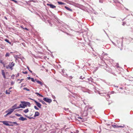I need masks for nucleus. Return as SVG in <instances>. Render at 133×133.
I'll use <instances>...</instances> for the list:
<instances>
[{
	"label": "nucleus",
	"instance_id": "1",
	"mask_svg": "<svg viewBox=\"0 0 133 133\" xmlns=\"http://www.w3.org/2000/svg\"><path fill=\"white\" fill-rule=\"evenodd\" d=\"M21 104L18 107H17V104H15L12 107V108H25V107H26L28 106V107H30V102H28L25 101H21Z\"/></svg>",
	"mask_w": 133,
	"mask_h": 133
},
{
	"label": "nucleus",
	"instance_id": "2",
	"mask_svg": "<svg viewBox=\"0 0 133 133\" xmlns=\"http://www.w3.org/2000/svg\"><path fill=\"white\" fill-rule=\"evenodd\" d=\"M83 110H82V111H83V112L82 111L81 112V114L83 115V116H86L88 114V109H83Z\"/></svg>",
	"mask_w": 133,
	"mask_h": 133
},
{
	"label": "nucleus",
	"instance_id": "3",
	"mask_svg": "<svg viewBox=\"0 0 133 133\" xmlns=\"http://www.w3.org/2000/svg\"><path fill=\"white\" fill-rule=\"evenodd\" d=\"M15 109H8L5 111V112L7 113L9 115Z\"/></svg>",
	"mask_w": 133,
	"mask_h": 133
},
{
	"label": "nucleus",
	"instance_id": "4",
	"mask_svg": "<svg viewBox=\"0 0 133 133\" xmlns=\"http://www.w3.org/2000/svg\"><path fill=\"white\" fill-rule=\"evenodd\" d=\"M43 100L49 103H50L52 101L51 99H49L47 97H45L43 98Z\"/></svg>",
	"mask_w": 133,
	"mask_h": 133
},
{
	"label": "nucleus",
	"instance_id": "5",
	"mask_svg": "<svg viewBox=\"0 0 133 133\" xmlns=\"http://www.w3.org/2000/svg\"><path fill=\"white\" fill-rule=\"evenodd\" d=\"M0 122L3 123V124L4 125H6V126H11V125H10L8 123L9 122V121H0Z\"/></svg>",
	"mask_w": 133,
	"mask_h": 133
},
{
	"label": "nucleus",
	"instance_id": "6",
	"mask_svg": "<svg viewBox=\"0 0 133 133\" xmlns=\"http://www.w3.org/2000/svg\"><path fill=\"white\" fill-rule=\"evenodd\" d=\"M47 5L49 6L52 9H54L56 7V6L52 4H47Z\"/></svg>",
	"mask_w": 133,
	"mask_h": 133
},
{
	"label": "nucleus",
	"instance_id": "7",
	"mask_svg": "<svg viewBox=\"0 0 133 133\" xmlns=\"http://www.w3.org/2000/svg\"><path fill=\"white\" fill-rule=\"evenodd\" d=\"M15 64L13 62H12L10 64H9V66L10 67V68L12 70V67L14 66Z\"/></svg>",
	"mask_w": 133,
	"mask_h": 133
},
{
	"label": "nucleus",
	"instance_id": "8",
	"mask_svg": "<svg viewBox=\"0 0 133 133\" xmlns=\"http://www.w3.org/2000/svg\"><path fill=\"white\" fill-rule=\"evenodd\" d=\"M35 102L36 103L38 107L41 108V104L37 102L36 101H35Z\"/></svg>",
	"mask_w": 133,
	"mask_h": 133
},
{
	"label": "nucleus",
	"instance_id": "9",
	"mask_svg": "<svg viewBox=\"0 0 133 133\" xmlns=\"http://www.w3.org/2000/svg\"><path fill=\"white\" fill-rule=\"evenodd\" d=\"M18 119L19 120H22V121H24L27 119L26 118H24L23 117H21L19 118Z\"/></svg>",
	"mask_w": 133,
	"mask_h": 133
},
{
	"label": "nucleus",
	"instance_id": "10",
	"mask_svg": "<svg viewBox=\"0 0 133 133\" xmlns=\"http://www.w3.org/2000/svg\"><path fill=\"white\" fill-rule=\"evenodd\" d=\"M1 71H2V74L3 75L4 78H5L6 76H5V74L4 71V70H2Z\"/></svg>",
	"mask_w": 133,
	"mask_h": 133
},
{
	"label": "nucleus",
	"instance_id": "11",
	"mask_svg": "<svg viewBox=\"0 0 133 133\" xmlns=\"http://www.w3.org/2000/svg\"><path fill=\"white\" fill-rule=\"evenodd\" d=\"M65 8L69 11L71 12L72 11V9H70V8H68V7L66 6H65Z\"/></svg>",
	"mask_w": 133,
	"mask_h": 133
},
{
	"label": "nucleus",
	"instance_id": "12",
	"mask_svg": "<svg viewBox=\"0 0 133 133\" xmlns=\"http://www.w3.org/2000/svg\"><path fill=\"white\" fill-rule=\"evenodd\" d=\"M35 80L38 84H40V85H42L43 83H42V82H41L40 81L37 80L36 79H35Z\"/></svg>",
	"mask_w": 133,
	"mask_h": 133
},
{
	"label": "nucleus",
	"instance_id": "13",
	"mask_svg": "<svg viewBox=\"0 0 133 133\" xmlns=\"http://www.w3.org/2000/svg\"><path fill=\"white\" fill-rule=\"evenodd\" d=\"M107 100H108V99L110 98V96L108 94H107L105 96Z\"/></svg>",
	"mask_w": 133,
	"mask_h": 133
},
{
	"label": "nucleus",
	"instance_id": "14",
	"mask_svg": "<svg viewBox=\"0 0 133 133\" xmlns=\"http://www.w3.org/2000/svg\"><path fill=\"white\" fill-rule=\"evenodd\" d=\"M35 93L37 95V96H38L40 97H43V95L40 94L38 92H35Z\"/></svg>",
	"mask_w": 133,
	"mask_h": 133
},
{
	"label": "nucleus",
	"instance_id": "15",
	"mask_svg": "<svg viewBox=\"0 0 133 133\" xmlns=\"http://www.w3.org/2000/svg\"><path fill=\"white\" fill-rule=\"evenodd\" d=\"M39 115V113L38 112H36L34 115V117L38 116Z\"/></svg>",
	"mask_w": 133,
	"mask_h": 133
},
{
	"label": "nucleus",
	"instance_id": "16",
	"mask_svg": "<svg viewBox=\"0 0 133 133\" xmlns=\"http://www.w3.org/2000/svg\"><path fill=\"white\" fill-rule=\"evenodd\" d=\"M60 5H63L64 4V3L58 1L57 2Z\"/></svg>",
	"mask_w": 133,
	"mask_h": 133
},
{
	"label": "nucleus",
	"instance_id": "17",
	"mask_svg": "<svg viewBox=\"0 0 133 133\" xmlns=\"http://www.w3.org/2000/svg\"><path fill=\"white\" fill-rule=\"evenodd\" d=\"M10 54L9 53L7 52L6 53V54L5 55V56L6 57H7V56H9L10 55Z\"/></svg>",
	"mask_w": 133,
	"mask_h": 133
},
{
	"label": "nucleus",
	"instance_id": "18",
	"mask_svg": "<svg viewBox=\"0 0 133 133\" xmlns=\"http://www.w3.org/2000/svg\"><path fill=\"white\" fill-rule=\"evenodd\" d=\"M40 101L41 102H42V103L43 104H46L45 103L43 100H41Z\"/></svg>",
	"mask_w": 133,
	"mask_h": 133
},
{
	"label": "nucleus",
	"instance_id": "19",
	"mask_svg": "<svg viewBox=\"0 0 133 133\" xmlns=\"http://www.w3.org/2000/svg\"><path fill=\"white\" fill-rule=\"evenodd\" d=\"M29 111V110H28V109H26L24 110V112L25 113H26Z\"/></svg>",
	"mask_w": 133,
	"mask_h": 133
},
{
	"label": "nucleus",
	"instance_id": "20",
	"mask_svg": "<svg viewBox=\"0 0 133 133\" xmlns=\"http://www.w3.org/2000/svg\"><path fill=\"white\" fill-rule=\"evenodd\" d=\"M11 123H12V124H15L16 125H18V124H17L16 122H10Z\"/></svg>",
	"mask_w": 133,
	"mask_h": 133
},
{
	"label": "nucleus",
	"instance_id": "21",
	"mask_svg": "<svg viewBox=\"0 0 133 133\" xmlns=\"http://www.w3.org/2000/svg\"><path fill=\"white\" fill-rule=\"evenodd\" d=\"M5 93L7 94H10V92H8L7 90H6L5 91Z\"/></svg>",
	"mask_w": 133,
	"mask_h": 133
},
{
	"label": "nucleus",
	"instance_id": "22",
	"mask_svg": "<svg viewBox=\"0 0 133 133\" xmlns=\"http://www.w3.org/2000/svg\"><path fill=\"white\" fill-rule=\"evenodd\" d=\"M15 115L18 116H22L21 115L17 113L16 114H15Z\"/></svg>",
	"mask_w": 133,
	"mask_h": 133
},
{
	"label": "nucleus",
	"instance_id": "23",
	"mask_svg": "<svg viewBox=\"0 0 133 133\" xmlns=\"http://www.w3.org/2000/svg\"><path fill=\"white\" fill-rule=\"evenodd\" d=\"M24 89V90H25L27 91H30V90L29 89H28L27 88H24L23 89Z\"/></svg>",
	"mask_w": 133,
	"mask_h": 133
},
{
	"label": "nucleus",
	"instance_id": "24",
	"mask_svg": "<svg viewBox=\"0 0 133 133\" xmlns=\"http://www.w3.org/2000/svg\"><path fill=\"white\" fill-rule=\"evenodd\" d=\"M27 68L28 69V70H29V71H30V72L31 73H32V71L30 69H29V67H27Z\"/></svg>",
	"mask_w": 133,
	"mask_h": 133
},
{
	"label": "nucleus",
	"instance_id": "25",
	"mask_svg": "<svg viewBox=\"0 0 133 133\" xmlns=\"http://www.w3.org/2000/svg\"><path fill=\"white\" fill-rule=\"evenodd\" d=\"M22 72L24 74H26L28 73V72L26 71H22Z\"/></svg>",
	"mask_w": 133,
	"mask_h": 133
},
{
	"label": "nucleus",
	"instance_id": "26",
	"mask_svg": "<svg viewBox=\"0 0 133 133\" xmlns=\"http://www.w3.org/2000/svg\"><path fill=\"white\" fill-rule=\"evenodd\" d=\"M125 126L124 125H123L122 126H119L117 127H122L123 128Z\"/></svg>",
	"mask_w": 133,
	"mask_h": 133
},
{
	"label": "nucleus",
	"instance_id": "27",
	"mask_svg": "<svg viewBox=\"0 0 133 133\" xmlns=\"http://www.w3.org/2000/svg\"><path fill=\"white\" fill-rule=\"evenodd\" d=\"M112 126L114 127V128H117V127L116 126V125H112Z\"/></svg>",
	"mask_w": 133,
	"mask_h": 133
},
{
	"label": "nucleus",
	"instance_id": "28",
	"mask_svg": "<svg viewBox=\"0 0 133 133\" xmlns=\"http://www.w3.org/2000/svg\"><path fill=\"white\" fill-rule=\"evenodd\" d=\"M5 41L9 43H10L9 41V40H8V39H5Z\"/></svg>",
	"mask_w": 133,
	"mask_h": 133
},
{
	"label": "nucleus",
	"instance_id": "29",
	"mask_svg": "<svg viewBox=\"0 0 133 133\" xmlns=\"http://www.w3.org/2000/svg\"><path fill=\"white\" fill-rule=\"evenodd\" d=\"M31 81H32L33 82H34L35 81V80L33 78H31Z\"/></svg>",
	"mask_w": 133,
	"mask_h": 133
},
{
	"label": "nucleus",
	"instance_id": "30",
	"mask_svg": "<svg viewBox=\"0 0 133 133\" xmlns=\"http://www.w3.org/2000/svg\"><path fill=\"white\" fill-rule=\"evenodd\" d=\"M14 83H15V82H14L12 81L11 82V85H12L14 84Z\"/></svg>",
	"mask_w": 133,
	"mask_h": 133
},
{
	"label": "nucleus",
	"instance_id": "31",
	"mask_svg": "<svg viewBox=\"0 0 133 133\" xmlns=\"http://www.w3.org/2000/svg\"><path fill=\"white\" fill-rule=\"evenodd\" d=\"M24 80V79H21L20 80V82H19V83H21V82L22 81Z\"/></svg>",
	"mask_w": 133,
	"mask_h": 133
},
{
	"label": "nucleus",
	"instance_id": "32",
	"mask_svg": "<svg viewBox=\"0 0 133 133\" xmlns=\"http://www.w3.org/2000/svg\"><path fill=\"white\" fill-rule=\"evenodd\" d=\"M0 63L2 64H4V62L2 60H1V61H0Z\"/></svg>",
	"mask_w": 133,
	"mask_h": 133
},
{
	"label": "nucleus",
	"instance_id": "33",
	"mask_svg": "<svg viewBox=\"0 0 133 133\" xmlns=\"http://www.w3.org/2000/svg\"><path fill=\"white\" fill-rule=\"evenodd\" d=\"M125 24L126 22H124L122 24V25H124Z\"/></svg>",
	"mask_w": 133,
	"mask_h": 133
},
{
	"label": "nucleus",
	"instance_id": "34",
	"mask_svg": "<svg viewBox=\"0 0 133 133\" xmlns=\"http://www.w3.org/2000/svg\"><path fill=\"white\" fill-rule=\"evenodd\" d=\"M79 132V131L78 130H76V131L74 132V133H78Z\"/></svg>",
	"mask_w": 133,
	"mask_h": 133
},
{
	"label": "nucleus",
	"instance_id": "35",
	"mask_svg": "<svg viewBox=\"0 0 133 133\" xmlns=\"http://www.w3.org/2000/svg\"><path fill=\"white\" fill-rule=\"evenodd\" d=\"M10 68V67L9 66V65H8V66H6V68L7 69H9Z\"/></svg>",
	"mask_w": 133,
	"mask_h": 133
},
{
	"label": "nucleus",
	"instance_id": "36",
	"mask_svg": "<svg viewBox=\"0 0 133 133\" xmlns=\"http://www.w3.org/2000/svg\"><path fill=\"white\" fill-rule=\"evenodd\" d=\"M28 118H29L30 119H31L33 118L32 117H27Z\"/></svg>",
	"mask_w": 133,
	"mask_h": 133
},
{
	"label": "nucleus",
	"instance_id": "37",
	"mask_svg": "<svg viewBox=\"0 0 133 133\" xmlns=\"http://www.w3.org/2000/svg\"><path fill=\"white\" fill-rule=\"evenodd\" d=\"M27 78H28V79H31V78L30 77H27Z\"/></svg>",
	"mask_w": 133,
	"mask_h": 133
},
{
	"label": "nucleus",
	"instance_id": "38",
	"mask_svg": "<svg viewBox=\"0 0 133 133\" xmlns=\"http://www.w3.org/2000/svg\"><path fill=\"white\" fill-rule=\"evenodd\" d=\"M14 76H15V75H12V76H11V77L13 78H14Z\"/></svg>",
	"mask_w": 133,
	"mask_h": 133
},
{
	"label": "nucleus",
	"instance_id": "39",
	"mask_svg": "<svg viewBox=\"0 0 133 133\" xmlns=\"http://www.w3.org/2000/svg\"><path fill=\"white\" fill-rule=\"evenodd\" d=\"M19 76V74L18 73L17 74V75L16 76V77H18V76Z\"/></svg>",
	"mask_w": 133,
	"mask_h": 133
},
{
	"label": "nucleus",
	"instance_id": "40",
	"mask_svg": "<svg viewBox=\"0 0 133 133\" xmlns=\"http://www.w3.org/2000/svg\"><path fill=\"white\" fill-rule=\"evenodd\" d=\"M8 115H8V113H7V114L5 115L4 116V117H6Z\"/></svg>",
	"mask_w": 133,
	"mask_h": 133
},
{
	"label": "nucleus",
	"instance_id": "41",
	"mask_svg": "<svg viewBox=\"0 0 133 133\" xmlns=\"http://www.w3.org/2000/svg\"><path fill=\"white\" fill-rule=\"evenodd\" d=\"M99 2L101 3H102L103 2L101 0H99Z\"/></svg>",
	"mask_w": 133,
	"mask_h": 133
},
{
	"label": "nucleus",
	"instance_id": "42",
	"mask_svg": "<svg viewBox=\"0 0 133 133\" xmlns=\"http://www.w3.org/2000/svg\"><path fill=\"white\" fill-rule=\"evenodd\" d=\"M80 79H83V78H82V76H80Z\"/></svg>",
	"mask_w": 133,
	"mask_h": 133
},
{
	"label": "nucleus",
	"instance_id": "43",
	"mask_svg": "<svg viewBox=\"0 0 133 133\" xmlns=\"http://www.w3.org/2000/svg\"><path fill=\"white\" fill-rule=\"evenodd\" d=\"M23 29L27 30H28V29L26 28H23Z\"/></svg>",
	"mask_w": 133,
	"mask_h": 133
},
{
	"label": "nucleus",
	"instance_id": "44",
	"mask_svg": "<svg viewBox=\"0 0 133 133\" xmlns=\"http://www.w3.org/2000/svg\"><path fill=\"white\" fill-rule=\"evenodd\" d=\"M12 88V87H10L9 89V90H10Z\"/></svg>",
	"mask_w": 133,
	"mask_h": 133
},
{
	"label": "nucleus",
	"instance_id": "45",
	"mask_svg": "<svg viewBox=\"0 0 133 133\" xmlns=\"http://www.w3.org/2000/svg\"><path fill=\"white\" fill-rule=\"evenodd\" d=\"M78 118L81 119H82V118L81 117H78Z\"/></svg>",
	"mask_w": 133,
	"mask_h": 133
},
{
	"label": "nucleus",
	"instance_id": "46",
	"mask_svg": "<svg viewBox=\"0 0 133 133\" xmlns=\"http://www.w3.org/2000/svg\"><path fill=\"white\" fill-rule=\"evenodd\" d=\"M34 108H38L36 106H34Z\"/></svg>",
	"mask_w": 133,
	"mask_h": 133
},
{
	"label": "nucleus",
	"instance_id": "47",
	"mask_svg": "<svg viewBox=\"0 0 133 133\" xmlns=\"http://www.w3.org/2000/svg\"><path fill=\"white\" fill-rule=\"evenodd\" d=\"M65 109V110H68V109Z\"/></svg>",
	"mask_w": 133,
	"mask_h": 133
},
{
	"label": "nucleus",
	"instance_id": "48",
	"mask_svg": "<svg viewBox=\"0 0 133 133\" xmlns=\"http://www.w3.org/2000/svg\"><path fill=\"white\" fill-rule=\"evenodd\" d=\"M70 78H71V79H72V77L71 76L70 77Z\"/></svg>",
	"mask_w": 133,
	"mask_h": 133
},
{
	"label": "nucleus",
	"instance_id": "49",
	"mask_svg": "<svg viewBox=\"0 0 133 133\" xmlns=\"http://www.w3.org/2000/svg\"><path fill=\"white\" fill-rule=\"evenodd\" d=\"M3 65L4 67H5V64H3Z\"/></svg>",
	"mask_w": 133,
	"mask_h": 133
},
{
	"label": "nucleus",
	"instance_id": "50",
	"mask_svg": "<svg viewBox=\"0 0 133 133\" xmlns=\"http://www.w3.org/2000/svg\"><path fill=\"white\" fill-rule=\"evenodd\" d=\"M19 80H20V79H18L17 80V81H19Z\"/></svg>",
	"mask_w": 133,
	"mask_h": 133
},
{
	"label": "nucleus",
	"instance_id": "51",
	"mask_svg": "<svg viewBox=\"0 0 133 133\" xmlns=\"http://www.w3.org/2000/svg\"><path fill=\"white\" fill-rule=\"evenodd\" d=\"M22 110V109H21L19 110Z\"/></svg>",
	"mask_w": 133,
	"mask_h": 133
},
{
	"label": "nucleus",
	"instance_id": "52",
	"mask_svg": "<svg viewBox=\"0 0 133 133\" xmlns=\"http://www.w3.org/2000/svg\"><path fill=\"white\" fill-rule=\"evenodd\" d=\"M104 31L105 33H106V32L104 30Z\"/></svg>",
	"mask_w": 133,
	"mask_h": 133
},
{
	"label": "nucleus",
	"instance_id": "53",
	"mask_svg": "<svg viewBox=\"0 0 133 133\" xmlns=\"http://www.w3.org/2000/svg\"><path fill=\"white\" fill-rule=\"evenodd\" d=\"M71 133H73L72 132H71Z\"/></svg>",
	"mask_w": 133,
	"mask_h": 133
},
{
	"label": "nucleus",
	"instance_id": "54",
	"mask_svg": "<svg viewBox=\"0 0 133 133\" xmlns=\"http://www.w3.org/2000/svg\"><path fill=\"white\" fill-rule=\"evenodd\" d=\"M36 109H37H37H37V108H36Z\"/></svg>",
	"mask_w": 133,
	"mask_h": 133
}]
</instances>
